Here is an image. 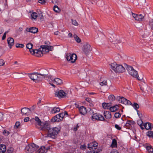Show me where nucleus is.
<instances>
[{
    "label": "nucleus",
    "mask_w": 153,
    "mask_h": 153,
    "mask_svg": "<svg viewBox=\"0 0 153 153\" xmlns=\"http://www.w3.org/2000/svg\"><path fill=\"white\" fill-rule=\"evenodd\" d=\"M107 82L106 81L104 80L100 83V85L102 86H105L107 85Z\"/></svg>",
    "instance_id": "nucleus-41"
},
{
    "label": "nucleus",
    "mask_w": 153,
    "mask_h": 153,
    "mask_svg": "<svg viewBox=\"0 0 153 153\" xmlns=\"http://www.w3.org/2000/svg\"><path fill=\"white\" fill-rule=\"evenodd\" d=\"M117 145V141L115 139H114L112 140L111 146L112 147H114L116 146Z\"/></svg>",
    "instance_id": "nucleus-34"
},
{
    "label": "nucleus",
    "mask_w": 153,
    "mask_h": 153,
    "mask_svg": "<svg viewBox=\"0 0 153 153\" xmlns=\"http://www.w3.org/2000/svg\"><path fill=\"white\" fill-rule=\"evenodd\" d=\"M30 109L27 108H24L21 110V113L22 115H28L30 112H31Z\"/></svg>",
    "instance_id": "nucleus-14"
},
{
    "label": "nucleus",
    "mask_w": 153,
    "mask_h": 153,
    "mask_svg": "<svg viewBox=\"0 0 153 153\" xmlns=\"http://www.w3.org/2000/svg\"><path fill=\"white\" fill-rule=\"evenodd\" d=\"M108 98L110 101H114L115 100V99L114 96L113 95H109L108 97Z\"/></svg>",
    "instance_id": "nucleus-33"
},
{
    "label": "nucleus",
    "mask_w": 153,
    "mask_h": 153,
    "mask_svg": "<svg viewBox=\"0 0 153 153\" xmlns=\"http://www.w3.org/2000/svg\"><path fill=\"white\" fill-rule=\"evenodd\" d=\"M91 50V48L90 44L88 43H85L83 48V51L84 53L87 55Z\"/></svg>",
    "instance_id": "nucleus-8"
},
{
    "label": "nucleus",
    "mask_w": 153,
    "mask_h": 153,
    "mask_svg": "<svg viewBox=\"0 0 153 153\" xmlns=\"http://www.w3.org/2000/svg\"><path fill=\"white\" fill-rule=\"evenodd\" d=\"M26 30L27 32L33 33H36L38 31V29L35 27H32L30 28H27Z\"/></svg>",
    "instance_id": "nucleus-16"
},
{
    "label": "nucleus",
    "mask_w": 153,
    "mask_h": 153,
    "mask_svg": "<svg viewBox=\"0 0 153 153\" xmlns=\"http://www.w3.org/2000/svg\"><path fill=\"white\" fill-rule=\"evenodd\" d=\"M38 2L41 4H44L45 3L46 1L45 0H39Z\"/></svg>",
    "instance_id": "nucleus-53"
},
{
    "label": "nucleus",
    "mask_w": 153,
    "mask_h": 153,
    "mask_svg": "<svg viewBox=\"0 0 153 153\" xmlns=\"http://www.w3.org/2000/svg\"><path fill=\"white\" fill-rule=\"evenodd\" d=\"M126 68L129 74L133 77L136 78L139 80H141L143 79V75L139 76L137 71L135 70L132 66L127 65Z\"/></svg>",
    "instance_id": "nucleus-2"
},
{
    "label": "nucleus",
    "mask_w": 153,
    "mask_h": 153,
    "mask_svg": "<svg viewBox=\"0 0 153 153\" xmlns=\"http://www.w3.org/2000/svg\"><path fill=\"white\" fill-rule=\"evenodd\" d=\"M38 16L40 19H44V18L43 15L42 14V12H40V13L38 14Z\"/></svg>",
    "instance_id": "nucleus-42"
},
{
    "label": "nucleus",
    "mask_w": 153,
    "mask_h": 153,
    "mask_svg": "<svg viewBox=\"0 0 153 153\" xmlns=\"http://www.w3.org/2000/svg\"><path fill=\"white\" fill-rule=\"evenodd\" d=\"M148 152L149 153H152L153 152V149L152 148L150 149L149 150Z\"/></svg>",
    "instance_id": "nucleus-59"
},
{
    "label": "nucleus",
    "mask_w": 153,
    "mask_h": 153,
    "mask_svg": "<svg viewBox=\"0 0 153 153\" xmlns=\"http://www.w3.org/2000/svg\"><path fill=\"white\" fill-rule=\"evenodd\" d=\"M53 9L55 12L57 13L59 12L60 10L58 7L56 5H55L53 7Z\"/></svg>",
    "instance_id": "nucleus-35"
},
{
    "label": "nucleus",
    "mask_w": 153,
    "mask_h": 153,
    "mask_svg": "<svg viewBox=\"0 0 153 153\" xmlns=\"http://www.w3.org/2000/svg\"><path fill=\"white\" fill-rule=\"evenodd\" d=\"M52 82H53L56 83L57 85H60L62 84L63 82L62 80L60 79L56 78L52 80Z\"/></svg>",
    "instance_id": "nucleus-20"
},
{
    "label": "nucleus",
    "mask_w": 153,
    "mask_h": 153,
    "mask_svg": "<svg viewBox=\"0 0 153 153\" xmlns=\"http://www.w3.org/2000/svg\"><path fill=\"white\" fill-rule=\"evenodd\" d=\"M33 45L31 43H29L26 45V47L29 49H31L32 48Z\"/></svg>",
    "instance_id": "nucleus-43"
},
{
    "label": "nucleus",
    "mask_w": 153,
    "mask_h": 153,
    "mask_svg": "<svg viewBox=\"0 0 153 153\" xmlns=\"http://www.w3.org/2000/svg\"><path fill=\"white\" fill-rule=\"evenodd\" d=\"M44 128V130H43L42 131H48V133L45 134V137H50L53 138H54L56 136L57 134L60 131V129L57 127L53 128H50V125L48 123Z\"/></svg>",
    "instance_id": "nucleus-1"
},
{
    "label": "nucleus",
    "mask_w": 153,
    "mask_h": 153,
    "mask_svg": "<svg viewBox=\"0 0 153 153\" xmlns=\"http://www.w3.org/2000/svg\"><path fill=\"white\" fill-rule=\"evenodd\" d=\"M60 121V118L58 114L56 115L55 116L53 117L51 120V121L52 122H59Z\"/></svg>",
    "instance_id": "nucleus-24"
},
{
    "label": "nucleus",
    "mask_w": 153,
    "mask_h": 153,
    "mask_svg": "<svg viewBox=\"0 0 153 153\" xmlns=\"http://www.w3.org/2000/svg\"><path fill=\"white\" fill-rule=\"evenodd\" d=\"M109 39L110 41L114 44L120 43L122 42L120 39L116 35L112 36L110 37Z\"/></svg>",
    "instance_id": "nucleus-9"
},
{
    "label": "nucleus",
    "mask_w": 153,
    "mask_h": 153,
    "mask_svg": "<svg viewBox=\"0 0 153 153\" xmlns=\"http://www.w3.org/2000/svg\"><path fill=\"white\" fill-rule=\"evenodd\" d=\"M8 32V31H6L4 33L2 37V39L3 40H4L5 39L6 34Z\"/></svg>",
    "instance_id": "nucleus-52"
},
{
    "label": "nucleus",
    "mask_w": 153,
    "mask_h": 153,
    "mask_svg": "<svg viewBox=\"0 0 153 153\" xmlns=\"http://www.w3.org/2000/svg\"><path fill=\"white\" fill-rule=\"evenodd\" d=\"M117 98L119 102L122 103L124 104H125L126 100V99L121 96L118 97Z\"/></svg>",
    "instance_id": "nucleus-21"
},
{
    "label": "nucleus",
    "mask_w": 153,
    "mask_h": 153,
    "mask_svg": "<svg viewBox=\"0 0 153 153\" xmlns=\"http://www.w3.org/2000/svg\"><path fill=\"white\" fill-rule=\"evenodd\" d=\"M55 94L56 97L62 98L64 97L67 95V94L62 90L56 91Z\"/></svg>",
    "instance_id": "nucleus-12"
},
{
    "label": "nucleus",
    "mask_w": 153,
    "mask_h": 153,
    "mask_svg": "<svg viewBox=\"0 0 153 153\" xmlns=\"http://www.w3.org/2000/svg\"><path fill=\"white\" fill-rule=\"evenodd\" d=\"M114 116L116 118H119L121 116V114L119 113L116 112L115 113Z\"/></svg>",
    "instance_id": "nucleus-46"
},
{
    "label": "nucleus",
    "mask_w": 153,
    "mask_h": 153,
    "mask_svg": "<svg viewBox=\"0 0 153 153\" xmlns=\"http://www.w3.org/2000/svg\"><path fill=\"white\" fill-rule=\"evenodd\" d=\"M152 124L149 123H147L144 124V126L146 130L151 129L152 128Z\"/></svg>",
    "instance_id": "nucleus-23"
},
{
    "label": "nucleus",
    "mask_w": 153,
    "mask_h": 153,
    "mask_svg": "<svg viewBox=\"0 0 153 153\" xmlns=\"http://www.w3.org/2000/svg\"><path fill=\"white\" fill-rule=\"evenodd\" d=\"M51 1L54 4H55L58 3V0H51Z\"/></svg>",
    "instance_id": "nucleus-55"
},
{
    "label": "nucleus",
    "mask_w": 153,
    "mask_h": 153,
    "mask_svg": "<svg viewBox=\"0 0 153 153\" xmlns=\"http://www.w3.org/2000/svg\"><path fill=\"white\" fill-rule=\"evenodd\" d=\"M111 103H103L102 104V106L103 108L105 109H108L111 106Z\"/></svg>",
    "instance_id": "nucleus-28"
},
{
    "label": "nucleus",
    "mask_w": 153,
    "mask_h": 153,
    "mask_svg": "<svg viewBox=\"0 0 153 153\" xmlns=\"http://www.w3.org/2000/svg\"><path fill=\"white\" fill-rule=\"evenodd\" d=\"M53 49V47L52 46L42 45L41 46V47L39 49L42 52V56L43 54L45 53H46L50 51H51Z\"/></svg>",
    "instance_id": "nucleus-6"
},
{
    "label": "nucleus",
    "mask_w": 153,
    "mask_h": 153,
    "mask_svg": "<svg viewBox=\"0 0 153 153\" xmlns=\"http://www.w3.org/2000/svg\"><path fill=\"white\" fill-rule=\"evenodd\" d=\"M48 77V78H49L52 81V80H53V79L52 78V76L51 75H48V77Z\"/></svg>",
    "instance_id": "nucleus-60"
},
{
    "label": "nucleus",
    "mask_w": 153,
    "mask_h": 153,
    "mask_svg": "<svg viewBox=\"0 0 153 153\" xmlns=\"http://www.w3.org/2000/svg\"><path fill=\"white\" fill-rule=\"evenodd\" d=\"M33 55H34L37 57L41 56L42 52L39 49L38 50H34L33 52Z\"/></svg>",
    "instance_id": "nucleus-18"
},
{
    "label": "nucleus",
    "mask_w": 153,
    "mask_h": 153,
    "mask_svg": "<svg viewBox=\"0 0 153 153\" xmlns=\"http://www.w3.org/2000/svg\"><path fill=\"white\" fill-rule=\"evenodd\" d=\"M115 127L116 128H117V129L119 130H120L121 129V127H120V126H119L117 124H116L115 125Z\"/></svg>",
    "instance_id": "nucleus-54"
},
{
    "label": "nucleus",
    "mask_w": 153,
    "mask_h": 153,
    "mask_svg": "<svg viewBox=\"0 0 153 153\" xmlns=\"http://www.w3.org/2000/svg\"><path fill=\"white\" fill-rule=\"evenodd\" d=\"M92 120H104L105 119L101 115L96 113L93 114L92 116Z\"/></svg>",
    "instance_id": "nucleus-11"
},
{
    "label": "nucleus",
    "mask_w": 153,
    "mask_h": 153,
    "mask_svg": "<svg viewBox=\"0 0 153 153\" xmlns=\"http://www.w3.org/2000/svg\"><path fill=\"white\" fill-rule=\"evenodd\" d=\"M42 100V99L41 98H40L39 99V101L37 103V104H39L41 103V101Z\"/></svg>",
    "instance_id": "nucleus-62"
},
{
    "label": "nucleus",
    "mask_w": 153,
    "mask_h": 153,
    "mask_svg": "<svg viewBox=\"0 0 153 153\" xmlns=\"http://www.w3.org/2000/svg\"><path fill=\"white\" fill-rule=\"evenodd\" d=\"M31 16L33 19H36L38 16V15L36 13L33 12L32 13Z\"/></svg>",
    "instance_id": "nucleus-39"
},
{
    "label": "nucleus",
    "mask_w": 153,
    "mask_h": 153,
    "mask_svg": "<svg viewBox=\"0 0 153 153\" xmlns=\"http://www.w3.org/2000/svg\"><path fill=\"white\" fill-rule=\"evenodd\" d=\"M3 119V114L0 113V120H2Z\"/></svg>",
    "instance_id": "nucleus-57"
},
{
    "label": "nucleus",
    "mask_w": 153,
    "mask_h": 153,
    "mask_svg": "<svg viewBox=\"0 0 153 153\" xmlns=\"http://www.w3.org/2000/svg\"><path fill=\"white\" fill-rule=\"evenodd\" d=\"M5 64L4 60L2 59H0V66H3Z\"/></svg>",
    "instance_id": "nucleus-48"
},
{
    "label": "nucleus",
    "mask_w": 153,
    "mask_h": 153,
    "mask_svg": "<svg viewBox=\"0 0 153 153\" xmlns=\"http://www.w3.org/2000/svg\"><path fill=\"white\" fill-rule=\"evenodd\" d=\"M45 149L44 146H42L37 151V152L38 153H45Z\"/></svg>",
    "instance_id": "nucleus-30"
},
{
    "label": "nucleus",
    "mask_w": 153,
    "mask_h": 153,
    "mask_svg": "<svg viewBox=\"0 0 153 153\" xmlns=\"http://www.w3.org/2000/svg\"><path fill=\"white\" fill-rule=\"evenodd\" d=\"M7 42L8 46L10 49H11L12 46L14 44V40L12 38L9 37L7 39Z\"/></svg>",
    "instance_id": "nucleus-15"
},
{
    "label": "nucleus",
    "mask_w": 153,
    "mask_h": 153,
    "mask_svg": "<svg viewBox=\"0 0 153 153\" xmlns=\"http://www.w3.org/2000/svg\"><path fill=\"white\" fill-rule=\"evenodd\" d=\"M110 153H119L116 151L112 150Z\"/></svg>",
    "instance_id": "nucleus-64"
},
{
    "label": "nucleus",
    "mask_w": 153,
    "mask_h": 153,
    "mask_svg": "<svg viewBox=\"0 0 153 153\" xmlns=\"http://www.w3.org/2000/svg\"><path fill=\"white\" fill-rule=\"evenodd\" d=\"M6 150L5 145L3 144H0V153H4Z\"/></svg>",
    "instance_id": "nucleus-25"
},
{
    "label": "nucleus",
    "mask_w": 153,
    "mask_h": 153,
    "mask_svg": "<svg viewBox=\"0 0 153 153\" xmlns=\"http://www.w3.org/2000/svg\"><path fill=\"white\" fill-rule=\"evenodd\" d=\"M16 48H23L24 47V45L23 44H20L18 43H17L16 44Z\"/></svg>",
    "instance_id": "nucleus-45"
},
{
    "label": "nucleus",
    "mask_w": 153,
    "mask_h": 153,
    "mask_svg": "<svg viewBox=\"0 0 153 153\" xmlns=\"http://www.w3.org/2000/svg\"><path fill=\"white\" fill-rule=\"evenodd\" d=\"M131 105L136 110L139 108V105L136 103H134L133 105Z\"/></svg>",
    "instance_id": "nucleus-37"
},
{
    "label": "nucleus",
    "mask_w": 153,
    "mask_h": 153,
    "mask_svg": "<svg viewBox=\"0 0 153 153\" xmlns=\"http://www.w3.org/2000/svg\"><path fill=\"white\" fill-rule=\"evenodd\" d=\"M20 123L19 122H17L16 123L15 125V127H16V128H18L19 127V126L20 125Z\"/></svg>",
    "instance_id": "nucleus-51"
},
{
    "label": "nucleus",
    "mask_w": 153,
    "mask_h": 153,
    "mask_svg": "<svg viewBox=\"0 0 153 153\" xmlns=\"http://www.w3.org/2000/svg\"><path fill=\"white\" fill-rule=\"evenodd\" d=\"M59 32L58 31H56V32H55L54 33V34L55 35H59Z\"/></svg>",
    "instance_id": "nucleus-63"
},
{
    "label": "nucleus",
    "mask_w": 153,
    "mask_h": 153,
    "mask_svg": "<svg viewBox=\"0 0 153 153\" xmlns=\"http://www.w3.org/2000/svg\"><path fill=\"white\" fill-rule=\"evenodd\" d=\"M88 148L91 150V151H95L97 149V148L98 145V143L95 142L94 143H90L88 145Z\"/></svg>",
    "instance_id": "nucleus-13"
},
{
    "label": "nucleus",
    "mask_w": 153,
    "mask_h": 153,
    "mask_svg": "<svg viewBox=\"0 0 153 153\" xmlns=\"http://www.w3.org/2000/svg\"><path fill=\"white\" fill-rule=\"evenodd\" d=\"M48 72L46 70L44 71V72L42 74L38 73V79L37 81H41L43 79L47 78L48 77Z\"/></svg>",
    "instance_id": "nucleus-10"
},
{
    "label": "nucleus",
    "mask_w": 153,
    "mask_h": 153,
    "mask_svg": "<svg viewBox=\"0 0 153 153\" xmlns=\"http://www.w3.org/2000/svg\"><path fill=\"white\" fill-rule=\"evenodd\" d=\"M152 148L150 146H147L146 147V149L148 151Z\"/></svg>",
    "instance_id": "nucleus-61"
},
{
    "label": "nucleus",
    "mask_w": 153,
    "mask_h": 153,
    "mask_svg": "<svg viewBox=\"0 0 153 153\" xmlns=\"http://www.w3.org/2000/svg\"><path fill=\"white\" fill-rule=\"evenodd\" d=\"M110 67L115 72H123L125 71L124 68L122 65L117 64L116 62L111 63Z\"/></svg>",
    "instance_id": "nucleus-3"
},
{
    "label": "nucleus",
    "mask_w": 153,
    "mask_h": 153,
    "mask_svg": "<svg viewBox=\"0 0 153 153\" xmlns=\"http://www.w3.org/2000/svg\"><path fill=\"white\" fill-rule=\"evenodd\" d=\"M59 116V117L60 118V120L63 119V118L65 116V114L64 113H61L58 114Z\"/></svg>",
    "instance_id": "nucleus-47"
},
{
    "label": "nucleus",
    "mask_w": 153,
    "mask_h": 153,
    "mask_svg": "<svg viewBox=\"0 0 153 153\" xmlns=\"http://www.w3.org/2000/svg\"><path fill=\"white\" fill-rule=\"evenodd\" d=\"M119 109V106L116 105L110 108V110L111 112H115Z\"/></svg>",
    "instance_id": "nucleus-26"
},
{
    "label": "nucleus",
    "mask_w": 153,
    "mask_h": 153,
    "mask_svg": "<svg viewBox=\"0 0 153 153\" xmlns=\"http://www.w3.org/2000/svg\"><path fill=\"white\" fill-rule=\"evenodd\" d=\"M149 25L151 29L153 30V19H151L149 21Z\"/></svg>",
    "instance_id": "nucleus-38"
},
{
    "label": "nucleus",
    "mask_w": 153,
    "mask_h": 153,
    "mask_svg": "<svg viewBox=\"0 0 153 153\" xmlns=\"http://www.w3.org/2000/svg\"><path fill=\"white\" fill-rule=\"evenodd\" d=\"M60 111V109L59 108L54 107L51 111V112L52 114H55L56 113L59 112Z\"/></svg>",
    "instance_id": "nucleus-29"
},
{
    "label": "nucleus",
    "mask_w": 153,
    "mask_h": 153,
    "mask_svg": "<svg viewBox=\"0 0 153 153\" xmlns=\"http://www.w3.org/2000/svg\"><path fill=\"white\" fill-rule=\"evenodd\" d=\"M147 135L150 137H153V132L152 131H149L147 132Z\"/></svg>",
    "instance_id": "nucleus-40"
},
{
    "label": "nucleus",
    "mask_w": 153,
    "mask_h": 153,
    "mask_svg": "<svg viewBox=\"0 0 153 153\" xmlns=\"http://www.w3.org/2000/svg\"><path fill=\"white\" fill-rule=\"evenodd\" d=\"M125 105H132V103L130 101L126 99Z\"/></svg>",
    "instance_id": "nucleus-49"
},
{
    "label": "nucleus",
    "mask_w": 153,
    "mask_h": 153,
    "mask_svg": "<svg viewBox=\"0 0 153 153\" xmlns=\"http://www.w3.org/2000/svg\"><path fill=\"white\" fill-rule=\"evenodd\" d=\"M144 18V16L142 14L137 15L136 17L135 20L138 21H142Z\"/></svg>",
    "instance_id": "nucleus-27"
},
{
    "label": "nucleus",
    "mask_w": 153,
    "mask_h": 153,
    "mask_svg": "<svg viewBox=\"0 0 153 153\" xmlns=\"http://www.w3.org/2000/svg\"><path fill=\"white\" fill-rule=\"evenodd\" d=\"M29 118L28 117H25L24 120V121L25 122H27L28 121H29Z\"/></svg>",
    "instance_id": "nucleus-58"
},
{
    "label": "nucleus",
    "mask_w": 153,
    "mask_h": 153,
    "mask_svg": "<svg viewBox=\"0 0 153 153\" xmlns=\"http://www.w3.org/2000/svg\"><path fill=\"white\" fill-rule=\"evenodd\" d=\"M35 120L37 122V124L36 125L37 128L40 130H44L45 127L48 123L45 122L42 123L39 119L37 117H35Z\"/></svg>",
    "instance_id": "nucleus-5"
},
{
    "label": "nucleus",
    "mask_w": 153,
    "mask_h": 153,
    "mask_svg": "<svg viewBox=\"0 0 153 153\" xmlns=\"http://www.w3.org/2000/svg\"><path fill=\"white\" fill-rule=\"evenodd\" d=\"M80 113L82 115H84L86 113L87 111L86 108L84 106H82L79 108Z\"/></svg>",
    "instance_id": "nucleus-19"
},
{
    "label": "nucleus",
    "mask_w": 153,
    "mask_h": 153,
    "mask_svg": "<svg viewBox=\"0 0 153 153\" xmlns=\"http://www.w3.org/2000/svg\"><path fill=\"white\" fill-rule=\"evenodd\" d=\"M2 134L3 135L5 136H7L10 133L8 131H7V130L4 129L3 130L2 132Z\"/></svg>",
    "instance_id": "nucleus-36"
},
{
    "label": "nucleus",
    "mask_w": 153,
    "mask_h": 153,
    "mask_svg": "<svg viewBox=\"0 0 153 153\" xmlns=\"http://www.w3.org/2000/svg\"><path fill=\"white\" fill-rule=\"evenodd\" d=\"M104 115L105 117L107 119H109L111 117V114L109 111H104Z\"/></svg>",
    "instance_id": "nucleus-22"
},
{
    "label": "nucleus",
    "mask_w": 153,
    "mask_h": 153,
    "mask_svg": "<svg viewBox=\"0 0 153 153\" xmlns=\"http://www.w3.org/2000/svg\"><path fill=\"white\" fill-rule=\"evenodd\" d=\"M137 123L139 126H142L143 121L141 120H139L137 121Z\"/></svg>",
    "instance_id": "nucleus-50"
},
{
    "label": "nucleus",
    "mask_w": 153,
    "mask_h": 153,
    "mask_svg": "<svg viewBox=\"0 0 153 153\" xmlns=\"http://www.w3.org/2000/svg\"><path fill=\"white\" fill-rule=\"evenodd\" d=\"M37 73H35L30 74L29 77L33 81H35L38 79Z\"/></svg>",
    "instance_id": "nucleus-17"
},
{
    "label": "nucleus",
    "mask_w": 153,
    "mask_h": 153,
    "mask_svg": "<svg viewBox=\"0 0 153 153\" xmlns=\"http://www.w3.org/2000/svg\"><path fill=\"white\" fill-rule=\"evenodd\" d=\"M131 13L132 14V15L133 17L135 19V18H136V17H137V14H135V13H133L132 12H131Z\"/></svg>",
    "instance_id": "nucleus-56"
},
{
    "label": "nucleus",
    "mask_w": 153,
    "mask_h": 153,
    "mask_svg": "<svg viewBox=\"0 0 153 153\" xmlns=\"http://www.w3.org/2000/svg\"><path fill=\"white\" fill-rule=\"evenodd\" d=\"M71 21L72 24L74 25L75 26H77L78 25V23L76 20L72 19H71Z\"/></svg>",
    "instance_id": "nucleus-44"
},
{
    "label": "nucleus",
    "mask_w": 153,
    "mask_h": 153,
    "mask_svg": "<svg viewBox=\"0 0 153 153\" xmlns=\"http://www.w3.org/2000/svg\"><path fill=\"white\" fill-rule=\"evenodd\" d=\"M134 123V121L131 120H128L127 122L126 123L125 126H129L131 125V124H133Z\"/></svg>",
    "instance_id": "nucleus-32"
},
{
    "label": "nucleus",
    "mask_w": 153,
    "mask_h": 153,
    "mask_svg": "<svg viewBox=\"0 0 153 153\" xmlns=\"http://www.w3.org/2000/svg\"><path fill=\"white\" fill-rule=\"evenodd\" d=\"M38 148V146H36L33 143L30 144L27 146L25 148L26 152L28 153H32Z\"/></svg>",
    "instance_id": "nucleus-7"
},
{
    "label": "nucleus",
    "mask_w": 153,
    "mask_h": 153,
    "mask_svg": "<svg viewBox=\"0 0 153 153\" xmlns=\"http://www.w3.org/2000/svg\"><path fill=\"white\" fill-rule=\"evenodd\" d=\"M65 57L68 61L72 63H74L77 59L76 55L74 53H67L66 54Z\"/></svg>",
    "instance_id": "nucleus-4"
},
{
    "label": "nucleus",
    "mask_w": 153,
    "mask_h": 153,
    "mask_svg": "<svg viewBox=\"0 0 153 153\" xmlns=\"http://www.w3.org/2000/svg\"><path fill=\"white\" fill-rule=\"evenodd\" d=\"M73 36L75 40L78 43H79L80 42V39L77 36L76 34H74L73 35Z\"/></svg>",
    "instance_id": "nucleus-31"
}]
</instances>
